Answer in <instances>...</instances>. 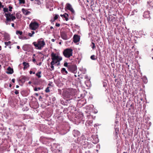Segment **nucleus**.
<instances>
[{
	"mask_svg": "<svg viewBox=\"0 0 153 153\" xmlns=\"http://www.w3.org/2000/svg\"><path fill=\"white\" fill-rule=\"evenodd\" d=\"M33 44L37 49H38V41H37V43H36V42H34L33 43Z\"/></svg>",
	"mask_w": 153,
	"mask_h": 153,
	"instance_id": "23",
	"label": "nucleus"
},
{
	"mask_svg": "<svg viewBox=\"0 0 153 153\" xmlns=\"http://www.w3.org/2000/svg\"><path fill=\"white\" fill-rule=\"evenodd\" d=\"M41 72L40 71H39V78L41 77V75H40V74H41Z\"/></svg>",
	"mask_w": 153,
	"mask_h": 153,
	"instance_id": "51",
	"label": "nucleus"
},
{
	"mask_svg": "<svg viewBox=\"0 0 153 153\" xmlns=\"http://www.w3.org/2000/svg\"><path fill=\"white\" fill-rule=\"evenodd\" d=\"M115 129L114 134L115 136H117V134L119 133V129L118 128H116Z\"/></svg>",
	"mask_w": 153,
	"mask_h": 153,
	"instance_id": "21",
	"label": "nucleus"
},
{
	"mask_svg": "<svg viewBox=\"0 0 153 153\" xmlns=\"http://www.w3.org/2000/svg\"><path fill=\"white\" fill-rule=\"evenodd\" d=\"M69 64L67 62H65L64 63V65L65 67H67L68 68V66L69 65Z\"/></svg>",
	"mask_w": 153,
	"mask_h": 153,
	"instance_id": "35",
	"label": "nucleus"
},
{
	"mask_svg": "<svg viewBox=\"0 0 153 153\" xmlns=\"http://www.w3.org/2000/svg\"><path fill=\"white\" fill-rule=\"evenodd\" d=\"M92 120L87 121L85 123V125L88 126H91L92 125Z\"/></svg>",
	"mask_w": 153,
	"mask_h": 153,
	"instance_id": "18",
	"label": "nucleus"
},
{
	"mask_svg": "<svg viewBox=\"0 0 153 153\" xmlns=\"http://www.w3.org/2000/svg\"><path fill=\"white\" fill-rule=\"evenodd\" d=\"M41 62H40L39 63V65H41Z\"/></svg>",
	"mask_w": 153,
	"mask_h": 153,
	"instance_id": "63",
	"label": "nucleus"
},
{
	"mask_svg": "<svg viewBox=\"0 0 153 153\" xmlns=\"http://www.w3.org/2000/svg\"><path fill=\"white\" fill-rule=\"evenodd\" d=\"M57 63V65H59L60 64L59 62H58Z\"/></svg>",
	"mask_w": 153,
	"mask_h": 153,
	"instance_id": "55",
	"label": "nucleus"
},
{
	"mask_svg": "<svg viewBox=\"0 0 153 153\" xmlns=\"http://www.w3.org/2000/svg\"><path fill=\"white\" fill-rule=\"evenodd\" d=\"M58 15H55V16L54 17V19L53 20H51V22H54L55 20H56L58 18Z\"/></svg>",
	"mask_w": 153,
	"mask_h": 153,
	"instance_id": "24",
	"label": "nucleus"
},
{
	"mask_svg": "<svg viewBox=\"0 0 153 153\" xmlns=\"http://www.w3.org/2000/svg\"><path fill=\"white\" fill-rule=\"evenodd\" d=\"M65 97L67 98H70L71 95L68 92H66L64 94Z\"/></svg>",
	"mask_w": 153,
	"mask_h": 153,
	"instance_id": "20",
	"label": "nucleus"
},
{
	"mask_svg": "<svg viewBox=\"0 0 153 153\" xmlns=\"http://www.w3.org/2000/svg\"><path fill=\"white\" fill-rule=\"evenodd\" d=\"M35 95H36L37 96H38V93H36L35 94Z\"/></svg>",
	"mask_w": 153,
	"mask_h": 153,
	"instance_id": "60",
	"label": "nucleus"
},
{
	"mask_svg": "<svg viewBox=\"0 0 153 153\" xmlns=\"http://www.w3.org/2000/svg\"><path fill=\"white\" fill-rule=\"evenodd\" d=\"M22 64L24 66L23 69L24 70L27 69L29 66V63L25 62H23Z\"/></svg>",
	"mask_w": 153,
	"mask_h": 153,
	"instance_id": "16",
	"label": "nucleus"
},
{
	"mask_svg": "<svg viewBox=\"0 0 153 153\" xmlns=\"http://www.w3.org/2000/svg\"><path fill=\"white\" fill-rule=\"evenodd\" d=\"M64 14L65 15V16H66V17H68V16H69L68 14V13H64Z\"/></svg>",
	"mask_w": 153,
	"mask_h": 153,
	"instance_id": "49",
	"label": "nucleus"
},
{
	"mask_svg": "<svg viewBox=\"0 0 153 153\" xmlns=\"http://www.w3.org/2000/svg\"><path fill=\"white\" fill-rule=\"evenodd\" d=\"M60 16L61 17H63L65 19L66 21H67L68 20V18L67 17H66V16H65L64 14L63 15L61 14Z\"/></svg>",
	"mask_w": 153,
	"mask_h": 153,
	"instance_id": "29",
	"label": "nucleus"
},
{
	"mask_svg": "<svg viewBox=\"0 0 153 153\" xmlns=\"http://www.w3.org/2000/svg\"><path fill=\"white\" fill-rule=\"evenodd\" d=\"M11 86H12V85L11 84H10V85H9V87H11Z\"/></svg>",
	"mask_w": 153,
	"mask_h": 153,
	"instance_id": "64",
	"label": "nucleus"
},
{
	"mask_svg": "<svg viewBox=\"0 0 153 153\" xmlns=\"http://www.w3.org/2000/svg\"><path fill=\"white\" fill-rule=\"evenodd\" d=\"M68 70L71 72L75 73L77 70L76 66L75 65L69 64Z\"/></svg>",
	"mask_w": 153,
	"mask_h": 153,
	"instance_id": "4",
	"label": "nucleus"
},
{
	"mask_svg": "<svg viewBox=\"0 0 153 153\" xmlns=\"http://www.w3.org/2000/svg\"><path fill=\"white\" fill-rule=\"evenodd\" d=\"M111 66L113 68H114L115 67V64L114 63H112L111 64Z\"/></svg>",
	"mask_w": 153,
	"mask_h": 153,
	"instance_id": "46",
	"label": "nucleus"
},
{
	"mask_svg": "<svg viewBox=\"0 0 153 153\" xmlns=\"http://www.w3.org/2000/svg\"><path fill=\"white\" fill-rule=\"evenodd\" d=\"M7 71L6 73L7 74H11L13 72V69L11 68L10 67H8L7 69Z\"/></svg>",
	"mask_w": 153,
	"mask_h": 153,
	"instance_id": "17",
	"label": "nucleus"
},
{
	"mask_svg": "<svg viewBox=\"0 0 153 153\" xmlns=\"http://www.w3.org/2000/svg\"><path fill=\"white\" fill-rule=\"evenodd\" d=\"M49 88L50 87H47L46 88L45 91L46 93H48L50 91V90L49 89Z\"/></svg>",
	"mask_w": 153,
	"mask_h": 153,
	"instance_id": "40",
	"label": "nucleus"
},
{
	"mask_svg": "<svg viewBox=\"0 0 153 153\" xmlns=\"http://www.w3.org/2000/svg\"><path fill=\"white\" fill-rule=\"evenodd\" d=\"M16 88H18L19 87V86L18 85H16Z\"/></svg>",
	"mask_w": 153,
	"mask_h": 153,
	"instance_id": "62",
	"label": "nucleus"
},
{
	"mask_svg": "<svg viewBox=\"0 0 153 153\" xmlns=\"http://www.w3.org/2000/svg\"><path fill=\"white\" fill-rule=\"evenodd\" d=\"M37 89H38V88H34V90L35 91H37Z\"/></svg>",
	"mask_w": 153,
	"mask_h": 153,
	"instance_id": "53",
	"label": "nucleus"
},
{
	"mask_svg": "<svg viewBox=\"0 0 153 153\" xmlns=\"http://www.w3.org/2000/svg\"><path fill=\"white\" fill-rule=\"evenodd\" d=\"M90 58L92 60H95L97 59V57H96V56L94 55H93L91 56Z\"/></svg>",
	"mask_w": 153,
	"mask_h": 153,
	"instance_id": "25",
	"label": "nucleus"
},
{
	"mask_svg": "<svg viewBox=\"0 0 153 153\" xmlns=\"http://www.w3.org/2000/svg\"><path fill=\"white\" fill-rule=\"evenodd\" d=\"M92 138L93 139L92 142L94 144L97 143L99 141V140L97 136H92Z\"/></svg>",
	"mask_w": 153,
	"mask_h": 153,
	"instance_id": "9",
	"label": "nucleus"
},
{
	"mask_svg": "<svg viewBox=\"0 0 153 153\" xmlns=\"http://www.w3.org/2000/svg\"><path fill=\"white\" fill-rule=\"evenodd\" d=\"M50 28L51 29L53 28V27L52 26H51Z\"/></svg>",
	"mask_w": 153,
	"mask_h": 153,
	"instance_id": "61",
	"label": "nucleus"
},
{
	"mask_svg": "<svg viewBox=\"0 0 153 153\" xmlns=\"http://www.w3.org/2000/svg\"><path fill=\"white\" fill-rule=\"evenodd\" d=\"M45 45V42L44 40L40 39H39V50H40Z\"/></svg>",
	"mask_w": 153,
	"mask_h": 153,
	"instance_id": "8",
	"label": "nucleus"
},
{
	"mask_svg": "<svg viewBox=\"0 0 153 153\" xmlns=\"http://www.w3.org/2000/svg\"><path fill=\"white\" fill-rule=\"evenodd\" d=\"M36 75L38 77V72L36 73Z\"/></svg>",
	"mask_w": 153,
	"mask_h": 153,
	"instance_id": "56",
	"label": "nucleus"
},
{
	"mask_svg": "<svg viewBox=\"0 0 153 153\" xmlns=\"http://www.w3.org/2000/svg\"><path fill=\"white\" fill-rule=\"evenodd\" d=\"M73 134L75 137H77L79 136L80 133L78 131L74 130L73 131Z\"/></svg>",
	"mask_w": 153,
	"mask_h": 153,
	"instance_id": "12",
	"label": "nucleus"
},
{
	"mask_svg": "<svg viewBox=\"0 0 153 153\" xmlns=\"http://www.w3.org/2000/svg\"><path fill=\"white\" fill-rule=\"evenodd\" d=\"M61 103L62 104L65 105H67L68 103H70V100H66L64 99V100H61Z\"/></svg>",
	"mask_w": 153,
	"mask_h": 153,
	"instance_id": "11",
	"label": "nucleus"
},
{
	"mask_svg": "<svg viewBox=\"0 0 153 153\" xmlns=\"http://www.w3.org/2000/svg\"><path fill=\"white\" fill-rule=\"evenodd\" d=\"M61 72L62 73H63L64 74H67L68 72L66 69L65 68H62L61 70Z\"/></svg>",
	"mask_w": 153,
	"mask_h": 153,
	"instance_id": "19",
	"label": "nucleus"
},
{
	"mask_svg": "<svg viewBox=\"0 0 153 153\" xmlns=\"http://www.w3.org/2000/svg\"><path fill=\"white\" fill-rule=\"evenodd\" d=\"M56 63H55L52 62H51V68L52 69L51 70V71L53 70L54 69V67L53 66V65H55Z\"/></svg>",
	"mask_w": 153,
	"mask_h": 153,
	"instance_id": "26",
	"label": "nucleus"
},
{
	"mask_svg": "<svg viewBox=\"0 0 153 153\" xmlns=\"http://www.w3.org/2000/svg\"><path fill=\"white\" fill-rule=\"evenodd\" d=\"M116 20L115 17L111 16V22H115Z\"/></svg>",
	"mask_w": 153,
	"mask_h": 153,
	"instance_id": "32",
	"label": "nucleus"
},
{
	"mask_svg": "<svg viewBox=\"0 0 153 153\" xmlns=\"http://www.w3.org/2000/svg\"><path fill=\"white\" fill-rule=\"evenodd\" d=\"M19 4H25V0H19Z\"/></svg>",
	"mask_w": 153,
	"mask_h": 153,
	"instance_id": "33",
	"label": "nucleus"
},
{
	"mask_svg": "<svg viewBox=\"0 0 153 153\" xmlns=\"http://www.w3.org/2000/svg\"><path fill=\"white\" fill-rule=\"evenodd\" d=\"M22 10L23 13L25 15H28L30 13V11H28L27 10L24 8H22Z\"/></svg>",
	"mask_w": 153,
	"mask_h": 153,
	"instance_id": "15",
	"label": "nucleus"
},
{
	"mask_svg": "<svg viewBox=\"0 0 153 153\" xmlns=\"http://www.w3.org/2000/svg\"><path fill=\"white\" fill-rule=\"evenodd\" d=\"M55 25L57 27H59L60 26V24L59 23H56Z\"/></svg>",
	"mask_w": 153,
	"mask_h": 153,
	"instance_id": "48",
	"label": "nucleus"
},
{
	"mask_svg": "<svg viewBox=\"0 0 153 153\" xmlns=\"http://www.w3.org/2000/svg\"><path fill=\"white\" fill-rule=\"evenodd\" d=\"M143 16L145 18H149L150 17V13L149 11H145L144 13Z\"/></svg>",
	"mask_w": 153,
	"mask_h": 153,
	"instance_id": "13",
	"label": "nucleus"
},
{
	"mask_svg": "<svg viewBox=\"0 0 153 153\" xmlns=\"http://www.w3.org/2000/svg\"><path fill=\"white\" fill-rule=\"evenodd\" d=\"M4 43L6 45V46L5 47L6 48V46H8L9 44H10L11 43V42L10 41H9L7 42H5Z\"/></svg>",
	"mask_w": 153,
	"mask_h": 153,
	"instance_id": "37",
	"label": "nucleus"
},
{
	"mask_svg": "<svg viewBox=\"0 0 153 153\" xmlns=\"http://www.w3.org/2000/svg\"><path fill=\"white\" fill-rule=\"evenodd\" d=\"M33 62H35L36 61V59H33Z\"/></svg>",
	"mask_w": 153,
	"mask_h": 153,
	"instance_id": "59",
	"label": "nucleus"
},
{
	"mask_svg": "<svg viewBox=\"0 0 153 153\" xmlns=\"http://www.w3.org/2000/svg\"><path fill=\"white\" fill-rule=\"evenodd\" d=\"M15 93L16 94H19V92L18 91L16 90H15Z\"/></svg>",
	"mask_w": 153,
	"mask_h": 153,
	"instance_id": "43",
	"label": "nucleus"
},
{
	"mask_svg": "<svg viewBox=\"0 0 153 153\" xmlns=\"http://www.w3.org/2000/svg\"><path fill=\"white\" fill-rule=\"evenodd\" d=\"M55 39H51V41L52 42H54L55 41Z\"/></svg>",
	"mask_w": 153,
	"mask_h": 153,
	"instance_id": "54",
	"label": "nucleus"
},
{
	"mask_svg": "<svg viewBox=\"0 0 153 153\" xmlns=\"http://www.w3.org/2000/svg\"><path fill=\"white\" fill-rule=\"evenodd\" d=\"M143 82L145 83L147 82V78L145 76H143L142 78Z\"/></svg>",
	"mask_w": 153,
	"mask_h": 153,
	"instance_id": "27",
	"label": "nucleus"
},
{
	"mask_svg": "<svg viewBox=\"0 0 153 153\" xmlns=\"http://www.w3.org/2000/svg\"><path fill=\"white\" fill-rule=\"evenodd\" d=\"M15 79H13L12 80V82H13L14 83L15 82Z\"/></svg>",
	"mask_w": 153,
	"mask_h": 153,
	"instance_id": "50",
	"label": "nucleus"
},
{
	"mask_svg": "<svg viewBox=\"0 0 153 153\" xmlns=\"http://www.w3.org/2000/svg\"><path fill=\"white\" fill-rule=\"evenodd\" d=\"M16 33L17 35L19 34L20 35H21L22 34V31H20L19 30H17L16 31Z\"/></svg>",
	"mask_w": 153,
	"mask_h": 153,
	"instance_id": "28",
	"label": "nucleus"
},
{
	"mask_svg": "<svg viewBox=\"0 0 153 153\" xmlns=\"http://www.w3.org/2000/svg\"><path fill=\"white\" fill-rule=\"evenodd\" d=\"M19 38L20 39H27L26 38V37H19Z\"/></svg>",
	"mask_w": 153,
	"mask_h": 153,
	"instance_id": "47",
	"label": "nucleus"
},
{
	"mask_svg": "<svg viewBox=\"0 0 153 153\" xmlns=\"http://www.w3.org/2000/svg\"><path fill=\"white\" fill-rule=\"evenodd\" d=\"M29 27L30 29L35 30L38 27V23L35 22H32L30 24Z\"/></svg>",
	"mask_w": 153,
	"mask_h": 153,
	"instance_id": "5",
	"label": "nucleus"
},
{
	"mask_svg": "<svg viewBox=\"0 0 153 153\" xmlns=\"http://www.w3.org/2000/svg\"><path fill=\"white\" fill-rule=\"evenodd\" d=\"M107 20L108 21V22H111V16H108V17H107Z\"/></svg>",
	"mask_w": 153,
	"mask_h": 153,
	"instance_id": "41",
	"label": "nucleus"
},
{
	"mask_svg": "<svg viewBox=\"0 0 153 153\" xmlns=\"http://www.w3.org/2000/svg\"><path fill=\"white\" fill-rule=\"evenodd\" d=\"M49 98L50 99H52V101L53 102L55 101L56 100L55 97L53 96H51V97H50Z\"/></svg>",
	"mask_w": 153,
	"mask_h": 153,
	"instance_id": "30",
	"label": "nucleus"
},
{
	"mask_svg": "<svg viewBox=\"0 0 153 153\" xmlns=\"http://www.w3.org/2000/svg\"><path fill=\"white\" fill-rule=\"evenodd\" d=\"M16 16L18 19H20L21 17V15L19 13H17L16 15Z\"/></svg>",
	"mask_w": 153,
	"mask_h": 153,
	"instance_id": "31",
	"label": "nucleus"
},
{
	"mask_svg": "<svg viewBox=\"0 0 153 153\" xmlns=\"http://www.w3.org/2000/svg\"><path fill=\"white\" fill-rule=\"evenodd\" d=\"M9 11H12V9L13 8V7H12V6H9Z\"/></svg>",
	"mask_w": 153,
	"mask_h": 153,
	"instance_id": "42",
	"label": "nucleus"
},
{
	"mask_svg": "<svg viewBox=\"0 0 153 153\" xmlns=\"http://www.w3.org/2000/svg\"><path fill=\"white\" fill-rule=\"evenodd\" d=\"M91 48L93 49H94L95 48V43L93 42H91Z\"/></svg>",
	"mask_w": 153,
	"mask_h": 153,
	"instance_id": "34",
	"label": "nucleus"
},
{
	"mask_svg": "<svg viewBox=\"0 0 153 153\" xmlns=\"http://www.w3.org/2000/svg\"><path fill=\"white\" fill-rule=\"evenodd\" d=\"M51 59L52 61L51 62L57 63L58 62H60L62 59V58L61 57L59 56L56 53H55L53 52H52L51 54Z\"/></svg>",
	"mask_w": 153,
	"mask_h": 153,
	"instance_id": "1",
	"label": "nucleus"
},
{
	"mask_svg": "<svg viewBox=\"0 0 153 153\" xmlns=\"http://www.w3.org/2000/svg\"><path fill=\"white\" fill-rule=\"evenodd\" d=\"M60 35L61 38L65 40H67L68 39L67 33L65 31L60 32Z\"/></svg>",
	"mask_w": 153,
	"mask_h": 153,
	"instance_id": "7",
	"label": "nucleus"
},
{
	"mask_svg": "<svg viewBox=\"0 0 153 153\" xmlns=\"http://www.w3.org/2000/svg\"><path fill=\"white\" fill-rule=\"evenodd\" d=\"M45 83V81L44 80L42 79H39V84H41L42 85H44Z\"/></svg>",
	"mask_w": 153,
	"mask_h": 153,
	"instance_id": "22",
	"label": "nucleus"
},
{
	"mask_svg": "<svg viewBox=\"0 0 153 153\" xmlns=\"http://www.w3.org/2000/svg\"><path fill=\"white\" fill-rule=\"evenodd\" d=\"M27 79L26 77L25 76H22L19 79V81H21L22 83H24L25 82V80Z\"/></svg>",
	"mask_w": 153,
	"mask_h": 153,
	"instance_id": "14",
	"label": "nucleus"
},
{
	"mask_svg": "<svg viewBox=\"0 0 153 153\" xmlns=\"http://www.w3.org/2000/svg\"><path fill=\"white\" fill-rule=\"evenodd\" d=\"M32 33H28V35L30 37H32V36L33 34H34L35 33V32L34 31H32Z\"/></svg>",
	"mask_w": 153,
	"mask_h": 153,
	"instance_id": "39",
	"label": "nucleus"
},
{
	"mask_svg": "<svg viewBox=\"0 0 153 153\" xmlns=\"http://www.w3.org/2000/svg\"><path fill=\"white\" fill-rule=\"evenodd\" d=\"M4 16L6 17V23L7 24L9 22H10L11 21H13L16 19V17L14 15L13 13L11 14L10 13H5Z\"/></svg>",
	"mask_w": 153,
	"mask_h": 153,
	"instance_id": "2",
	"label": "nucleus"
},
{
	"mask_svg": "<svg viewBox=\"0 0 153 153\" xmlns=\"http://www.w3.org/2000/svg\"><path fill=\"white\" fill-rule=\"evenodd\" d=\"M65 10H68L71 11L72 13H74V11L71 5L69 3H67L66 4V7L65 8Z\"/></svg>",
	"mask_w": 153,
	"mask_h": 153,
	"instance_id": "6",
	"label": "nucleus"
},
{
	"mask_svg": "<svg viewBox=\"0 0 153 153\" xmlns=\"http://www.w3.org/2000/svg\"><path fill=\"white\" fill-rule=\"evenodd\" d=\"M131 100H129L127 102V103L126 104V107H128V106L129 105H130V104H131Z\"/></svg>",
	"mask_w": 153,
	"mask_h": 153,
	"instance_id": "36",
	"label": "nucleus"
},
{
	"mask_svg": "<svg viewBox=\"0 0 153 153\" xmlns=\"http://www.w3.org/2000/svg\"><path fill=\"white\" fill-rule=\"evenodd\" d=\"M63 54L65 57L69 58L72 56L73 50L71 48H66L63 51Z\"/></svg>",
	"mask_w": 153,
	"mask_h": 153,
	"instance_id": "3",
	"label": "nucleus"
},
{
	"mask_svg": "<svg viewBox=\"0 0 153 153\" xmlns=\"http://www.w3.org/2000/svg\"><path fill=\"white\" fill-rule=\"evenodd\" d=\"M11 25L12 27H14V24L13 23L11 24Z\"/></svg>",
	"mask_w": 153,
	"mask_h": 153,
	"instance_id": "52",
	"label": "nucleus"
},
{
	"mask_svg": "<svg viewBox=\"0 0 153 153\" xmlns=\"http://www.w3.org/2000/svg\"><path fill=\"white\" fill-rule=\"evenodd\" d=\"M80 38L78 35H74L73 37V41L75 43H77L79 41Z\"/></svg>",
	"mask_w": 153,
	"mask_h": 153,
	"instance_id": "10",
	"label": "nucleus"
},
{
	"mask_svg": "<svg viewBox=\"0 0 153 153\" xmlns=\"http://www.w3.org/2000/svg\"><path fill=\"white\" fill-rule=\"evenodd\" d=\"M17 48L18 49H19L20 48V47L19 46H17Z\"/></svg>",
	"mask_w": 153,
	"mask_h": 153,
	"instance_id": "57",
	"label": "nucleus"
},
{
	"mask_svg": "<svg viewBox=\"0 0 153 153\" xmlns=\"http://www.w3.org/2000/svg\"><path fill=\"white\" fill-rule=\"evenodd\" d=\"M3 11L4 13L8 12V9L7 8H4Z\"/></svg>",
	"mask_w": 153,
	"mask_h": 153,
	"instance_id": "38",
	"label": "nucleus"
},
{
	"mask_svg": "<svg viewBox=\"0 0 153 153\" xmlns=\"http://www.w3.org/2000/svg\"><path fill=\"white\" fill-rule=\"evenodd\" d=\"M0 6H1V8H4V6L2 5V3L1 1H0Z\"/></svg>",
	"mask_w": 153,
	"mask_h": 153,
	"instance_id": "45",
	"label": "nucleus"
},
{
	"mask_svg": "<svg viewBox=\"0 0 153 153\" xmlns=\"http://www.w3.org/2000/svg\"><path fill=\"white\" fill-rule=\"evenodd\" d=\"M130 107L131 108H132L133 107V105L131 104H130Z\"/></svg>",
	"mask_w": 153,
	"mask_h": 153,
	"instance_id": "58",
	"label": "nucleus"
},
{
	"mask_svg": "<svg viewBox=\"0 0 153 153\" xmlns=\"http://www.w3.org/2000/svg\"><path fill=\"white\" fill-rule=\"evenodd\" d=\"M35 72L34 71H31L30 70V74H35Z\"/></svg>",
	"mask_w": 153,
	"mask_h": 153,
	"instance_id": "44",
	"label": "nucleus"
}]
</instances>
